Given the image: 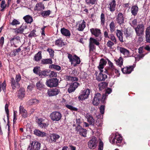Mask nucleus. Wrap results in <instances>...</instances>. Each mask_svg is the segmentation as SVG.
<instances>
[{
    "label": "nucleus",
    "mask_w": 150,
    "mask_h": 150,
    "mask_svg": "<svg viewBox=\"0 0 150 150\" xmlns=\"http://www.w3.org/2000/svg\"><path fill=\"white\" fill-rule=\"evenodd\" d=\"M50 117L53 121H58L61 118L62 115L59 112L54 111L50 114Z\"/></svg>",
    "instance_id": "39448f33"
},
{
    "label": "nucleus",
    "mask_w": 150,
    "mask_h": 150,
    "mask_svg": "<svg viewBox=\"0 0 150 150\" xmlns=\"http://www.w3.org/2000/svg\"><path fill=\"white\" fill-rule=\"evenodd\" d=\"M100 19L101 24L103 25H104L105 21V15L103 13H102L100 16Z\"/></svg>",
    "instance_id": "864d4df0"
},
{
    "label": "nucleus",
    "mask_w": 150,
    "mask_h": 150,
    "mask_svg": "<svg viewBox=\"0 0 150 150\" xmlns=\"http://www.w3.org/2000/svg\"><path fill=\"white\" fill-rule=\"evenodd\" d=\"M91 33L96 37H98L101 34L100 30L97 28H92L90 29Z\"/></svg>",
    "instance_id": "b1692460"
},
{
    "label": "nucleus",
    "mask_w": 150,
    "mask_h": 150,
    "mask_svg": "<svg viewBox=\"0 0 150 150\" xmlns=\"http://www.w3.org/2000/svg\"><path fill=\"white\" fill-rule=\"evenodd\" d=\"M49 76L50 78L56 77L57 76V72L54 71H50Z\"/></svg>",
    "instance_id": "603ef678"
},
{
    "label": "nucleus",
    "mask_w": 150,
    "mask_h": 150,
    "mask_svg": "<svg viewBox=\"0 0 150 150\" xmlns=\"http://www.w3.org/2000/svg\"><path fill=\"white\" fill-rule=\"evenodd\" d=\"M116 35L120 41L121 42H123V41L122 38L123 34L121 31L119 30H117Z\"/></svg>",
    "instance_id": "c85d7f7f"
},
{
    "label": "nucleus",
    "mask_w": 150,
    "mask_h": 150,
    "mask_svg": "<svg viewBox=\"0 0 150 150\" xmlns=\"http://www.w3.org/2000/svg\"><path fill=\"white\" fill-rule=\"evenodd\" d=\"M122 140V137L119 134H115V137L113 139H110V141L112 144L116 143V144L120 143Z\"/></svg>",
    "instance_id": "1a4fd4ad"
},
{
    "label": "nucleus",
    "mask_w": 150,
    "mask_h": 150,
    "mask_svg": "<svg viewBox=\"0 0 150 150\" xmlns=\"http://www.w3.org/2000/svg\"><path fill=\"white\" fill-rule=\"evenodd\" d=\"M115 61L116 62V64L121 67L123 64V60L122 57H120L119 59L117 58L115 59Z\"/></svg>",
    "instance_id": "e433bc0d"
},
{
    "label": "nucleus",
    "mask_w": 150,
    "mask_h": 150,
    "mask_svg": "<svg viewBox=\"0 0 150 150\" xmlns=\"http://www.w3.org/2000/svg\"><path fill=\"white\" fill-rule=\"evenodd\" d=\"M110 30L111 33L113 32L115 30V23L113 21H112L109 25Z\"/></svg>",
    "instance_id": "a18cd8bd"
},
{
    "label": "nucleus",
    "mask_w": 150,
    "mask_h": 150,
    "mask_svg": "<svg viewBox=\"0 0 150 150\" xmlns=\"http://www.w3.org/2000/svg\"><path fill=\"white\" fill-rule=\"evenodd\" d=\"M35 30H33L28 35V37H31L33 36H36V34L35 33Z\"/></svg>",
    "instance_id": "69168bd1"
},
{
    "label": "nucleus",
    "mask_w": 150,
    "mask_h": 150,
    "mask_svg": "<svg viewBox=\"0 0 150 150\" xmlns=\"http://www.w3.org/2000/svg\"><path fill=\"white\" fill-rule=\"evenodd\" d=\"M138 11V8L137 6H133L131 9V13L133 15L135 16L137 13Z\"/></svg>",
    "instance_id": "f704fd0d"
},
{
    "label": "nucleus",
    "mask_w": 150,
    "mask_h": 150,
    "mask_svg": "<svg viewBox=\"0 0 150 150\" xmlns=\"http://www.w3.org/2000/svg\"><path fill=\"white\" fill-rule=\"evenodd\" d=\"M50 72V71L49 70H44L40 72H39L38 74V75L39 76L41 77L47 76H49Z\"/></svg>",
    "instance_id": "bb28decb"
},
{
    "label": "nucleus",
    "mask_w": 150,
    "mask_h": 150,
    "mask_svg": "<svg viewBox=\"0 0 150 150\" xmlns=\"http://www.w3.org/2000/svg\"><path fill=\"white\" fill-rule=\"evenodd\" d=\"M101 98V95L99 93H97L95 94V96L93 100L92 103L95 105H97L100 103Z\"/></svg>",
    "instance_id": "9b49d317"
},
{
    "label": "nucleus",
    "mask_w": 150,
    "mask_h": 150,
    "mask_svg": "<svg viewBox=\"0 0 150 150\" xmlns=\"http://www.w3.org/2000/svg\"><path fill=\"white\" fill-rule=\"evenodd\" d=\"M119 50L121 53L125 57H128L130 56L129 51L127 49L122 47H119Z\"/></svg>",
    "instance_id": "a211bd4d"
},
{
    "label": "nucleus",
    "mask_w": 150,
    "mask_h": 150,
    "mask_svg": "<svg viewBox=\"0 0 150 150\" xmlns=\"http://www.w3.org/2000/svg\"><path fill=\"white\" fill-rule=\"evenodd\" d=\"M20 22L18 20L14 19L12 21L10 22V24L13 26H17V25H18L20 24Z\"/></svg>",
    "instance_id": "37998d69"
},
{
    "label": "nucleus",
    "mask_w": 150,
    "mask_h": 150,
    "mask_svg": "<svg viewBox=\"0 0 150 150\" xmlns=\"http://www.w3.org/2000/svg\"><path fill=\"white\" fill-rule=\"evenodd\" d=\"M116 6L115 0H110L109 1L108 8L111 12H113L115 10Z\"/></svg>",
    "instance_id": "9d476101"
},
{
    "label": "nucleus",
    "mask_w": 150,
    "mask_h": 150,
    "mask_svg": "<svg viewBox=\"0 0 150 150\" xmlns=\"http://www.w3.org/2000/svg\"><path fill=\"white\" fill-rule=\"evenodd\" d=\"M41 62L42 64H51L52 63V62L51 59H43L41 61Z\"/></svg>",
    "instance_id": "79ce46f5"
},
{
    "label": "nucleus",
    "mask_w": 150,
    "mask_h": 150,
    "mask_svg": "<svg viewBox=\"0 0 150 150\" xmlns=\"http://www.w3.org/2000/svg\"><path fill=\"white\" fill-rule=\"evenodd\" d=\"M58 82L59 80L57 78H52L47 79L46 84L50 88L56 87L58 85Z\"/></svg>",
    "instance_id": "7ed1b4c3"
},
{
    "label": "nucleus",
    "mask_w": 150,
    "mask_h": 150,
    "mask_svg": "<svg viewBox=\"0 0 150 150\" xmlns=\"http://www.w3.org/2000/svg\"><path fill=\"white\" fill-rule=\"evenodd\" d=\"M78 30L79 31H82L86 26V23L84 20H81L78 23Z\"/></svg>",
    "instance_id": "f3484780"
},
{
    "label": "nucleus",
    "mask_w": 150,
    "mask_h": 150,
    "mask_svg": "<svg viewBox=\"0 0 150 150\" xmlns=\"http://www.w3.org/2000/svg\"><path fill=\"white\" fill-rule=\"evenodd\" d=\"M76 130L80 135L82 136L85 137L86 136V130L82 128L81 127L78 125L76 128Z\"/></svg>",
    "instance_id": "ddd939ff"
},
{
    "label": "nucleus",
    "mask_w": 150,
    "mask_h": 150,
    "mask_svg": "<svg viewBox=\"0 0 150 150\" xmlns=\"http://www.w3.org/2000/svg\"><path fill=\"white\" fill-rule=\"evenodd\" d=\"M60 138V136L56 134H53L50 136V139L51 141L55 142Z\"/></svg>",
    "instance_id": "a19ab883"
},
{
    "label": "nucleus",
    "mask_w": 150,
    "mask_h": 150,
    "mask_svg": "<svg viewBox=\"0 0 150 150\" xmlns=\"http://www.w3.org/2000/svg\"><path fill=\"white\" fill-rule=\"evenodd\" d=\"M94 44L97 45H99L100 43L97 40L91 37L89 39V44L91 45H94Z\"/></svg>",
    "instance_id": "7c9ffc66"
},
{
    "label": "nucleus",
    "mask_w": 150,
    "mask_h": 150,
    "mask_svg": "<svg viewBox=\"0 0 150 150\" xmlns=\"http://www.w3.org/2000/svg\"><path fill=\"white\" fill-rule=\"evenodd\" d=\"M61 32L63 35L65 36H69L70 35L69 31L64 28L61 29Z\"/></svg>",
    "instance_id": "cd10ccee"
},
{
    "label": "nucleus",
    "mask_w": 150,
    "mask_h": 150,
    "mask_svg": "<svg viewBox=\"0 0 150 150\" xmlns=\"http://www.w3.org/2000/svg\"><path fill=\"white\" fill-rule=\"evenodd\" d=\"M86 117L88 121L91 125H93L94 123L95 120L92 116L89 114H87Z\"/></svg>",
    "instance_id": "c756f323"
},
{
    "label": "nucleus",
    "mask_w": 150,
    "mask_h": 150,
    "mask_svg": "<svg viewBox=\"0 0 150 150\" xmlns=\"http://www.w3.org/2000/svg\"><path fill=\"white\" fill-rule=\"evenodd\" d=\"M66 79L68 81H78V79L76 77L71 76H66Z\"/></svg>",
    "instance_id": "ea45409f"
},
{
    "label": "nucleus",
    "mask_w": 150,
    "mask_h": 150,
    "mask_svg": "<svg viewBox=\"0 0 150 150\" xmlns=\"http://www.w3.org/2000/svg\"><path fill=\"white\" fill-rule=\"evenodd\" d=\"M41 58V52H39L37 54H35L34 59L35 61L38 62L40 61Z\"/></svg>",
    "instance_id": "c9c22d12"
},
{
    "label": "nucleus",
    "mask_w": 150,
    "mask_h": 150,
    "mask_svg": "<svg viewBox=\"0 0 150 150\" xmlns=\"http://www.w3.org/2000/svg\"><path fill=\"white\" fill-rule=\"evenodd\" d=\"M144 57L143 54H139L135 57L136 60L139 61L140 59Z\"/></svg>",
    "instance_id": "0e129e2a"
},
{
    "label": "nucleus",
    "mask_w": 150,
    "mask_h": 150,
    "mask_svg": "<svg viewBox=\"0 0 150 150\" xmlns=\"http://www.w3.org/2000/svg\"><path fill=\"white\" fill-rule=\"evenodd\" d=\"M98 141L96 137L92 138L88 143V146L91 149H94L97 146Z\"/></svg>",
    "instance_id": "0eeeda50"
},
{
    "label": "nucleus",
    "mask_w": 150,
    "mask_h": 150,
    "mask_svg": "<svg viewBox=\"0 0 150 150\" xmlns=\"http://www.w3.org/2000/svg\"><path fill=\"white\" fill-rule=\"evenodd\" d=\"M21 79V76L20 74L16 75L15 80L13 78H11V86L13 89L16 88H18L20 87V85L18 82L20 81Z\"/></svg>",
    "instance_id": "f03ea898"
},
{
    "label": "nucleus",
    "mask_w": 150,
    "mask_h": 150,
    "mask_svg": "<svg viewBox=\"0 0 150 150\" xmlns=\"http://www.w3.org/2000/svg\"><path fill=\"white\" fill-rule=\"evenodd\" d=\"M40 144L37 142H33L31 144V146H29L28 150H40Z\"/></svg>",
    "instance_id": "6e6552de"
},
{
    "label": "nucleus",
    "mask_w": 150,
    "mask_h": 150,
    "mask_svg": "<svg viewBox=\"0 0 150 150\" xmlns=\"http://www.w3.org/2000/svg\"><path fill=\"white\" fill-rule=\"evenodd\" d=\"M25 90L23 88H21L18 93V96L19 98L22 99L25 96Z\"/></svg>",
    "instance_id": "473e14b6"
},
{
    "label": "nucleus",
    "mask_w": 150,
    "mask_h": 150,
    "mask_svg": "<svg viewBox=\"0 0 150 150\" xmlns=\"http://www.w3.org/2000/svg\"><path fill=\"white\" fill-rule=\"evenodd\" d=\"M44 85L40 81L36 83V86L37 88L39 90H41L44 87Z\"/></svg>",
    "instance_id": "09e8293b"
},
{
    "label": "nucleus",
    "mask_w": 150,
    "mask_h": 150,
    "mask_svg": "<svg viewBox=\"0 0 150 150\" xmlns=\"http://www.w3.org/2000/svg\"><path fill=\"white\" fill-rule=\"evenodd\" d=\"M19 113L22 117L24 118L28 116V114L27 111L22 106H20L19 107Z\"/></svg>",
    "instance_id": "5701e85b"
},
{
    "label": "nucleus",
    "mask_w": 150,
    "mask_h": 150,
    "mask_svg": "<svg viewBox=\"0 0 150 150\" xmlns=\"http://www.w3.org/2000/svg\"><path fill=\"white\" fill-rule=\"evenodd\" d=\"M68 58L71 62V64L74 66H75L77 65L80 64V58L76 55H74L73 56L69 54L68 56Z\"/></svg>",
    "instance_id": "20e7f679"
},
{
    "label": "nucleus",
    "mask_w": 150,
    "mask_h": 150,
    "mask_svg": "<svg viewBox=\"0 0 150 150\" xmlns=\"http://www.w3.org/2000/svg\"><path fill=\"white\" fill-rule=\"evenodd\" d=\"M27 27L26 25H22L19 28H16L13 29L14 31V33L17 34H22L23 32L24 29H26Z\"/></svg>",
    "instance_id": "dca6fc26"
},
{
    "label": "nucleus",
    "mask_w": 150,
    "mask_h": 150,
    "mask_svg": "<svg viewBox=\"0 0 150 150\" xmlns=\"http://www.w3.org/2000/svg\"><path fill=\"white\" fill-rule=\"evenodd\" d=\"M102 72L100 71L99 73L96 71V79L98 81H104L107 78V76L102 73Z\"/></svg>",
    "instance_id": "f8f14e48"
},
{
    "label": "nucleus",
    "mask_w": 150,
    "mask_h": 150,
    "mask_svg": "<svg viewBox=\"0 0 150 150\" xmlns=\"http://www.w3.org/2000/svg\"><path fill=\"white\" fill-rule=\"evenodd\" d=\"M51 13V11L50 10L46 11H44L41 13V15L44 17L49 16Z\"/></svg>",
    "instance_id": "c03bdc74"
},
{
    "label": "nucleus",
    "mask_w": 150,
    "mask_h": 150,
    "mask_svg": "<svg viewBox=\"0 0 150 150\" xmlns=\"http://www.w3.org/2000/svg\"><path fill=\"white\" fill-rule=\"evenodd\" d=\"M34 132L35 134L39 137H44L46 136V133L41 132L38 129H35Z\"/></svg>",
    "instance_id": "393cba45"
},
{
    "label": "nucleus",
    "mask_w": 150,
    "mask_h": 150,
    "mask_svg": "<svg viewBox=\"0 0 150 150\" xmlns=\"http://www.w3.org/2000/svg\"><path fill=\"white\" fill-rule=\"evenodd\" d=\"M106 63L107 62L104 59H101L100 60L99 65L98 67V68L100 70V71H103L102 69L104 68V66L106 65Z\"/></svg>",
    "instance_id": "4be33fe9"
},
{
    "label": "nucleus",
    "mask_w": 150,
    "mask_h": 150,
    "mask_svg": "<svg viewBox=\"0 0 150 150\" xmlns=\"http://www.w3.org/2000/svg\"><path fill=\"white\" fill-rule=\"evenodd\" d=\"M47 51L49 52L50 57H53L54 55V51L51 49H48Z\"/></svg>",
    "instance_id": "e2e57ef3"
},
{
    "label": "nucleus",
    "mask_w": 150,
    "mask_h": 150,
    "mask_svg": "<svg viewBox=\"0 0 150 150\" xmlns=\"http://www.w3.org/2000/svg\"><path fill=\"white\" fill-rule=\"evenodd\" d=\"M98 150H103V142L100 140L98 145Z\"/></svg>",
    "instance_id": "052dcab7"
},
{
    "label": "nucleus",
    "mask_w": 150,
    "mask_h": 150,
    "mask_svg": "<svg viewBox=\"0 0 150 150\" xmlns=\"http://www.w3.org/2000/svg\"><path fill=\"white\" fill-rule=\"evenodd\" d=\"M116 21L117 23L119 24H121L124 23V18L123 15L122 13H118L116 18Z\"/></svg>",
    "instance_id": "aec40b11"
},
{
    "label": "nucleus",
    "mask_w": 150,
    "mask_h": 150,
    "mask_svg": "<svg viewBox=\"0 0 150 150\" xmlns=\"http://www.w3.org/2000/svg\"><path fill=\"white\" fill-rule=\"evenodd\" d=\"M49 68L53 69L58 71L62 70V68L60 66L54 64H52L49 65Z\"/></svg>",
    "instance_id": "72a5a7b5"
},
{
    "label": "nucleus",
    "mask_w": 150,
    "mask_h": 150,
    "mask_svg": "<svg viewBox=\"0 0 150 150\" xmlns=\"http://www.w3.org/2000/svg\"><path fill=\"white\" fill-rule=\"evenodd\" d=\"M69 109L73 111H76L77 110V109L75 107H74L72 106L69 105H66V106Z\"/></svg>",
    "instance_id": "5fc2aeb1"
},
{
    "label": "nucleus",
    "mask_w": 150,
    "mask_h": 150,
    "mask_svg": "<svg viewBox=\"0 0 150 150\" xmlns=\"http://www.w3.org/2000/svg\"><path fill=\"white\" fill-rule=\"evenodd\" d=\"M113 42L110 40H109L107 43V46L110 48H111L112 46L114 45Z\"/></svg>",
    "instance_id": "bf43d9fd"
},
{
    "label": "nucleus",
    "mask_w": 150,
    "mask_h": 150,
    "mask_svg": "<svg viewBox=\"0 0 150 150\" xmlns=\"http://www.w3.org/2000/svg\"><path fill=\"white\" fill-rule=\"evenodd\" d=\"M107 86V83L105 82H102L99 84L98 86L100 90H102Z\"/></svg>",
    "instance_id": "58836bf2"
},
{
    "label": "nucleus",
    "mask_w": 150,
    "mask_h": 150,
    "mask_svg": "<svg viewBox=\"0 0 150 150\" xmlns=\"http://www.w3.org/2000/svg\"><path fill=\"white\" fill-rule=\"evenodd\" d=\"M30 102L31 103V104H34L38 103L39 101L36 99H34L30 100Z\"/></svg>",
    "instance_id": "774afa93"
},
{
    "label": "nucleus",
    "mask_w": 150,
    "mask_h": 150,
    "mask_svg": "<svg viewBox=\"0 0 150 150\" xmlns=\"http://www.w3.org/2000/svg\"><path fill=\"white\" fill-rule=\"evenodd\" d=\"M45 6L43 4L41 3H39L36 4L34 8V10L37 11H42L44 10Z\"/></svg>",
    "instance_id": "412c9836"
},
{
    "label": "nucleus",
    "mask_w": 150,
    "mask_h": 150,
    "mask_svg": "<svg viewBox=\"0 0 150 150\" xmlns=\"http://www.w3.org/2000/svg\"><path fill=\"white\" fill-rule=\"evenodd\" d=\"M112 91L111 89L110 88H107L105 91V94H103V96L102 97V99H105V97L106 96H107L108 95H106L107 94H109L111 93Z\"/></svg>",
    "instance_id": "8fccbe9b"
},
{
    "label": "nucleus",
    "mask_w": 150,
    "mask_h": 150,
    "mask_svg": "<svg viewBox=\"0 0 150 150\" xmlns=\"http://www.w3.org/2000/svg\"><path fill=\"white\" fill-rule=\"evenodd\" d=\"M108 64L109 65V69L111 71H114L115 67L114 66L113 63L110 60H109L108 61Z\"/></svg>",
    "instance_id": "6e6d98bb"
},
{
    "label": "nucleus",
    "mask_w": 150,
    "mask_h": 150,
    "mask_svg": "<svg viewBox=\"0 0 150 150\" xmlns=\"http://www.w3.org/2000/svg\"><path fill=\"white\" fill-rule=\"evenodd\" d=\"M55 44L58 46L62 47V46L65 45L66 43L63 42L61 39H59L57 40L55 42Z\"/></svg>",
    "instance_id": "2f4dec72"
},
{
    "label": "nucleus",
    "mask_w": 150,
    "mask_h": 150,
    "mask_svg": "<svg viewBox=\"0 0 150 150\" xmlns=\"http://www.w3.org/2000/svg\"><path fill=\"white\" fill-rule=\"evenodd\" d=\"M79 85V83L76 82H74L73 83L71 84L68 89V92L69 93H71L74 92Z\"/></svg>",
    "instance_id": "2eb2a0df"
},
{
    "label": "nucleus",
    "mask_w": 150,
    "mask_h": 150,
    "mask_svg": "<svg viewBox=\"0 0 150 150\" xmlns=\"http://www.w3.org/2000/svg\"><path fill=\"white\" fill-rule=\"evenodd\" d=\"M6 84L5 80L2 83L0 82V92L1 91V88H2L3 91H4L6 88Z\"/></svg>",
    "instance_id": "de8ad7c7"
},
{
    "label": "nucleus",
    "mask_w": 150,
    "mask_h": 150,
    "mask_svg": "<svg viewBox=\"0 0 150 150\" xmlns=\"http://www.w3.org/2000/svg\"><path fill=\"white\" fill-rule=\"evenodd\" d=\"M44 121V120L41 118L38 119V125L41 128H45L47 126V125L46 123L43 122Z\"/></svg>",
    "instance_id": "a878e982"
},
{
    "label": "nucleus",
    "mask_w": 150,
    "mask_h": 150,
    "mask_svg": "<svg viewBox=\"0 0 150 150\" xmlns=\"http://www.w3.org/2000/svg\"><path fill=\"white\" fill-rule=\"evenodd\" d=\"M134 29L136 35L138 36L139 39L140 41H142L144 31V26L143 24L138 25Z\"/></svg>",
    "instance_id": "f257e3e1"
},
{
    "label": "nucleus",
    "mask_w": 150,
    "mask_h": 150,
    "mask_svg": "<svg viewBox=\"0 0 150 150\" xmlns=\"http://www.w3.org/2000/svg\"><path fill=\"white\" fill-rule=\"evenodd\" d=\"M90 93V90L89 89L83 91L78 97L79 101H83L87 99Z\"/></svg>",
    "instance_id": "423d86ee"
},
{
    "label": "nucleus",
    "mask_w": 150,
    "mask_h": 150,
    "mask_svg": "<svg viewBox=\"0 0 150 150\" xmlns=\"http://www.w3.org/2000/svg\"><path fill=\"white\" fill-rule=\"evenodd\" d=\"M20 40V37L18 36L14 37L13 38H11L10 39V41L11 42H12V41H13V42H14V41H19Z\"/></svg>",
    "instance_id": "4d7b16f0"
},
{
    "label": "nucleus",
    "mask_w": 150,
    "mask_h": 150,
    "mask_svg": "<svg viewBox=\"0 0 150 150\" xmlns=\"http://www.w3.org/2000/svg\"><path fill=\"white\" fill-rule=\"evenodd\" d=\"M17 111H13V122L14 123L16 122V120H17Z\"/></svg>",
    "instance_id": "338daca9"
},
{
    "label": "nucleus",
    "mask_w": 150,
    "mask_h": 150,
    "mask_svg": "<svg viewBox=\"0 0 150 150\" xmlns=\"http://www.w3.org/2000/svg\"><path fill=\"white\" fill-rule=\"evenodd\" d=\"M134 67L133 66L127 67L122 69V71L124 74H129L133 70Z\"/></svg>",
    "instance_id": "6ab92c4d"
},
{
    "label": "nucleus",
    "mask_w": 150,
    "mask_h": 150,
    "mask_svg": "<svg viewBox=\"0 0 150 150\" xmlns=\"http://www.w3.org/2000/svg\"><path fill=\"white\" fill-rule=\"evenodd\" d=\"M87 4H94L96 2V0H85Z\"/></svg>",
    "instance_id": "13d9d810"
},
{
    "label": "nucleus",
    "mask_w": 150,
    "mask_h": 150,
    "mask_svg": "<svg viewBox=\"0 0 150 150\" xmlns=\"http://www.w3.org/2000/svg\"><path fill=\"white\" fill-rule=\"evenodd\" d=\"M89 52L91 53L95 52L96 50V47L94 45L89 44Z\"/></svg>",
    "instance_id": "3c124183"
},
{
    "label": "nucleus",
    "mask_w": 150,
    "mask_h": 150,
    "mask_svg": "<svg viewBox=\"0 0 150 150\" xmlns=\"http://www.w3.org/2000/svg\"><path fill=\"white\" fill-rule=\"evenodd\" d=\"M40 67H36L34 68L33 69V72L36 74H38L39 72Z\"/></svg>",
    "instance_id": "680f3d73"
},
{
    "label": "nucleus",
    "mask_w": 150,
    "mask_h": 150,
    "mask_svg": "<svg viewBox=\"0 0 150 150\" xmlns=\"http://www.w3.org/2000/svg\"><path fill=\"white\" fill-rule=\"evenodd\" d=\"M108 38L110 39L115 44L117 43V40L115 36L112 34H111L109 35Z\"/></svg>",
    "instance_id": "49530a36"
},
{
    "label": "nucleus",
    "mask_w": 150,
    "mask_h": 150,
    "mask_svg": "<svg viewBox=\"0 0 150 150\" xmlns=\"http://www.w3.org/2000/svg\"><path fill=\"white\" fill-rule=\"evenodd\" d=\"M23 19L25 22L27 23H30L33 21V19L32 17L29 15H27L23 17Z\"/></svg>",
    "instance_id": "4c0bfd02"
},
{
    "label": "nucleus",
    "mask_w": 150,
    "mask_h": 150,
    "mask_svg": "<svg viewBox=\"0 0 150 150\" xmlns=\"http://www.w3.org/2000/svg\"><path fill=\"white\" fill-rule=\"evenodd\" d=\"M59 92V90L58 89L54 88L48 89L47 93L49 96H52L57 95Z\"/></svg>",
    "instance_id": "4468645a"
}]
</instances>
